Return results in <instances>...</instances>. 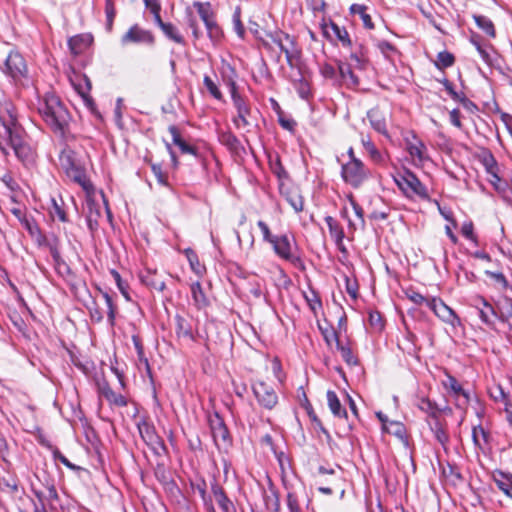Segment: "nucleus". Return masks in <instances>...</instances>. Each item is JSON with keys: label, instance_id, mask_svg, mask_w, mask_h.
Returning a JSON list of instances; mask_svg holds the SVG:
<instances>
[{"label": "nucleus", "instance_id": "1", "mask_svg": "<svg viewBox=\"0 0 512 512\" xmlns=\"http://www.w3.org/2000/svg\"><path fill=\"white\" fill-rule=\"evenodd\" d=\"M8 148L14 151L17 158L25 166L34 164L35 152L20 135L16 126V117L11 110V105L5 104V106L0 109V149L5 154H8Z\"/></svg>", "mask_w": 512, "mask_h": 512}, {"label": "nucleus", "instance_id": "2", "mask_svg": "<svg viewBox=\"0 0 512 512\" xmlns=\"http://www.w3.org/2000/svg\"><path fill=\"white\" fill-rule=\"evenodd\" d=\"M37 110L52 130L63 133L69 121V113L58 96L46 93L39 98Z\"/></svg>", "mask_w": 512, "mask_h": 512}, {"label": "nucleus", "instance_id": "3", "mask_svg": "<svg viewBox=\"0 0 512 512\" xmlns=\"http://www.w3.org/2000/svg\"><path fill=\"white\" fill-rule=\"evenodd\" d=\"M270 40L271 42L265 43L266 46H269L270 48L275 46L283 52L290 67L298 65L301 57V50L294 37L282 31H278L270 35Z\"/></svg>", "mask_w": 512, "mask_h": 512}, {"label": "nucleus", "instance_id": "4", "mask_svg": "<svg viewBox=\"0 0 512 512\" xmlns=\"http://www.w3.org/2000/svg\"><path fill=\"white\" fill-rule=\"evenodd\" d=\"M395 182L399 189L409 198H420L426 200L429 198L427 188L410 171H405L395 177Z\"/></svg>", "mask_w": 512, "mask_h": 512}, {"label": "nucleus", "instance_id": "5", "mask_svg": "<svg viewBox=\"0 0 512 512\" xmlns=\"http://www.w3.org/2000/svg\"><path fill=\"white\" fill-rule=\"evenodd\" d=\"M341 176L345 183L358 188L368 179L369 170L360 159H352L342 164Z\"/></svg>", "mask_w": 512, "mask_h": 512}, {"label": "nucleus", "instance_id": "6", "mask_svg": "<svg viewBox=\"0 0 512 512\" xmlns=\"http://www.w3.org/2000/svg\"><path fill=\"white\" fill-rule=\"evenodd\" d=\"M227 84L230 86L232 101L237 111L236 116L233 118V123L237 129H246L251 124L249 121L250 107L247 101L237 93L235 82L229 79Z\"/></svg>", "mask_w": 512, "mask_h": 512}, {"label": "nucleus", "instance_id": "7", "mask_svg": "<svg viewBox=\"0 0 512 512\" xmlns=\"http://www.w3.org/2000/svg\"><path fill=\"white\" fill-rule=\"evenodd\" d=\"M2 71L14 81H20L22 78L26 77L27 66L23 56L18 52H10Z\"/></svg>", "mask_w": 512, "mask_h": 512}, {"label": "nucleus", "instance_id": "8", "mask_svg": "<svg viewBox=\"0 0 512 512\" xmlns=\"http://www.w3.org/2000/svg\"><path fill=\"white\" fill-rule=\"evenodd\" d=\"M253 393L258 403L265 409H273L278 403L275 390L264 381H256L252 385Z\"/></svg>", "mask_w": 512, "mask_h": 512}, {"label": "nucleus", "instance_id": "9", "mask_svg": "<svg viewBox=\"0 0 512 512\" xmlns=\"http://www.w3.org/2000/svg\"><path fill=\"white\" fill-rule=\"evenodd\" d=\"M60 166L66 174L78 183L84 185L85 175L76 162L74 152L70 149H63L59 155Z\"/></svg>", "mask_w": 512, "mask_h": 512}, {"label": "nucleus", "instance_id": "10", "mask_svg": "<svg viewBox=\"0 0 512 512\" xmlns=\"http://www.w3.org/2000/svg\"><path fill=\"white\" fill-rule=\"evenodd\" d=\"M270 244L280 258L291 262L295 266L301 265V259L293 253L292 244L287 235L275 236Z\"/></svg>", "mask_w": 512, "mask_h": 512}, {"label": "nucleus", "instance_id": "11", "mask_svg": "<svg viewBox=\"0 0 512 512\" xmlns=\"http://www.w3.org/2000/svg\"><path fill=\"white\" fill-rule=\"evenodd\" d=\"M428 308L443 322L455 327L460 324V319L456 313L447 306L440 298L432 297L428 303Z\"/></svg>", "mask_w": 512, "mask_h": 512}, {"label": "nucleus", "instance_id": "12", "mask_svg": "<svg viewBox=\"0 0 512 512\" xmlns=\"http://www.w3.org/2000/svg\"><path fill=\"white\" fill-rule=\"evenodd\" d=\"M406 149L415 166H422L427 160H429L427 147L416 136H413L412 140H407Z\"/></svg>", "mask_w": 512, "mask_h": 512}, {"label": "nucleus", "instance_id": "13", "mask_svg": "<svg viewBox=\"0 0 512 512\" xmlns=\"http://www.w3.org/2000/svg\"><path fill=\"white\" fill-rule=\"evenodd\" d=\"M154 41V38L152 34L140 28L137 25L132 26L121 38V43L123 45H127L130 43H146V44H152Z\"/></svg>", "mask_w": 512, "mask_h": 512}, {"label": "nucleus", "instance_id": "14", "mask_svg": "<svg viewBox=\"0 0 512 512\" xmlns=\"http://www.w3.org/2000/svg\"><path fill=\"white\" fill-rule=\"evenodd\" d=\"M387 116L388 113L378 108H373L367 113V119L369 120L371 127L376 132L390 139V135L387 130Z\"/></svg>", "mask_w": 512, "mask_h": 512}, {"label": "nucleus", "instance_id": "15", "mask_svg": "<svg viewBox=\"0 0 512 512\" xmlns=\"http://www.w3.org/2000/svg\"><path fill=\"white\" fill-rule=\"evenodd\" d=\"M442 384L445 389L449 390L451 394L457 398L459 406H464L469 402L468 394L455 377L450 374H446V379L442 381Z\"/></svg>", "mask_w": 512, "mask_h": 512}, {"label": "nucleus", "instance_id": "16", "mask_svg": "<svg viewBox=\"0 0 512 512\" xmlns=\"http://www.w3.org/2000/svg\"><path fill=\"white\" fill-rule=\"evenodd\" d=\"M321 29L326 38L332 39V37H335L341 41L343 45H350L348 32L333 21H323Z\"/></svg>", "mask_w": 512, "mask_h": 512}, {"label": "nucleus", "instance_id": "17", "mask_svg": "<svg viewBox=\"0 0 512 512\" xmlns=\"http://www.w3.org/2000/svg\"><path fill=\"white\" fill-rule=\"evenodd\" d=\"M474 307L478 311V315L483 323L492 325L496 319V312L493 306L488 303L484 298L478 297L474 300Z\"/></svg>", "mask_w": 512, "mask_h": 512}, {"label": "nucleus", "instance_id": "18", "mask_svg": "<svg viewBox=\"0 0 512 512\" xmlns=\"http://www.w3.org/2000/svg\"><path fill=\"white\" fill-rule=\"evenodd\" d=\"M98 391L100 395L112 405L118 407H124L127 405L126 398L123 395L114 392L106 381L98 383Z\"/></svg>", "mask_w": 512, "mask_h": 512}, {"label": "nucleus", "instance_id": "19", "mask_svg": "<svg viewBox=\"0 0 512 512\" xmlns=\"http://www.w3.org/2000/svg\"><path fill=\"white\" fill-rule=\"evenodd\" d=\"M492 479L496 486L509 498L512 499V474L501 470L492 473Z\"/></svg>", "mask_w": 512, "mask_h": 512}, {"label": "nucleus", "instance_id": "20", "mask_svg": "<svg viewBox=\"0 0 512 512\" xmlns=\"http://www.w3.org/2000/svg\"><path fill=\"white\" fill-rule=\"evenodd\" d=\"M92 43V37L88 34H80L71 37L68 40V46L70 52L74 55H80L83 53Z\"/></svg>", "mask_w": 512, "mask_h": 512}, {"label": "nucleus", "instance_id": "21", "mask_svg": "<svg viewBox=\"0 0 512 512\" xmlns=\"http://www.w3.org/2000/svg\"><path fill=\"white\" fill-rule=\"evenodd\" d=\"M211 432L217 446L226 445L229 440V432L222 420L217 419L211 424Z\"/></svg>", "mask_w": 512, "mask_h": 512}, {"label": "nucleus", "instance_id": "22", "mask_svg": "<svg viewBox=\"0 0 512 512\" xmlns=\"http://www.w3.org/2000/svg\"><path fill=\"white\" fill-rule=\"evenodd\" d=\"M140 279L146 286L157 291H163L166 287L165 282L162 279H159L156 272L152 271L151 269H146L144 272H142Z\"/></svg>", "mask_w": 512, "mask_h": 512}, {"label": "nucleus", "instance_id": "23", "mask_svg": "<svg viewBox=\"0 0 512 512\" xmlns=\"http://www.w3.org/2000/svg\"><path fill=\"white\" fill-rule=\"evenodd\" d=\"M171 136H172V141L175 145H177L179 147V149L181 150V152L183 154H191V155H194V156H197V150L195 147L187 144L182 138H181V135L179 133V130L176 126L174 125H171L169 126L168 128Z\"/></svg>", "mask_w": 512, "mask_h": 512}, {"label": "nucleus", "instance_id": "24", "mask_svg": "<svg viewBox=\"0 0 512 512\" xmlns=\"http://www.w3.org/2000/svg\"><path fill=\"white\" fill-rule=\"evenodd\" d=\"M327 403L330 411L335 417L338 418H346L347 412L346 409L342 407L341 402L334 391L328 390L327 394Z\"/></svg>", "mask_w": 512, "mask_h": 512}, {"label": "nucleus", "instance_id": "25", "mask_svg": "<svg viewBox=\"0 0 512 512\" xmlns=\"http://www.w3.org/2000/svg\"><path fill=\"white\" fill-rule=\"evenodd\" d=\"M263 499L266 508L272 512L280 511V499L278 492L273 486H270L268 490L264 491Z\"/></svg>", "mask_w": 512, "mask_h": 512}, {"label": "nucleus", "instance_id": "26", "mask_svg": "<svg viewBox=\"0 0 512 512\" xmlns=\"http://www.w3.org/2000/svg\"><path fill=\"white\" fill-rule=\"evenodd\" d=\"M338 70L341 77L348 86L355 87L359 84V79L354 74V68L351 65H349L348 63L340 62L338 65Z\"/></svg>", "mask_w": 512, "mask_h": 512}, {"label": "nucleus", "instance_id": "27", "mask_svg": "<svg viewBox=\"0 0 512 512\" xmlns=\"http://www.w3.org/2000/svg\"><path fill=\"white\" fill-rule=\"evenodd\" d=\"M212 493H213V496H214L216 502L222 509V511L223 512H231V509L233 508V504L227 498L223 489L218 484H214L212 486Z\"/></svg>", "mask_w": 512, "mask_h": 512}, {"label": "nucleus", "instance_id": "28", "mask_svg": "<svg viewBox=\"0 0 512 512\" xmlns=\"http://www.w3.org/2000/svg\"><path fill=\"white\" fill-rule=\"evenodd\" d=\"M191 295L194 305L198 309L205 308L208 305V299L202 289L200 282H195L191 285Z\"/></svg>", "mask_w": 512, "mask_h": 512}, {"label": "nucleus", "instance_id": "29", "mask_svg": "<svg viewBox=\"0 0 512 512\" xmlns=\"http://www.w3.org/2000/svg\"><path fill=\"white\" fill-rule=\"evenodd\" d=\"M287 202L292 206L296 212H301L304 208L303 198L297 189H287L282 192Z\"/></svg>", "mask_w": 512, "mask_h": 512}, {"label": "nucleus", "instance_id": "30", "mask_svg": "<svg viewBox=\"0 0 512 512\" xmlns=\"http://www.w3.org/2000/svg\"><path fill=\"white\" fill-rule=\"evenodd\" d=\"M159 26L161 27L163 33L172 41L182 44L184 43V39L182 35L179 33L178 29L171 23H164L159 16V20H156Z\"/></svg>", "mask_w": 512, "mask_h": 512}, {"label": "nucleus", "instance_id": "31", "mask_svg": "<svg viewBox=\"0 0 512 512\" xmlns=\"http://www.w3.org/2000/svg\"><path fill=\"white\" fill-rule=\"evenodd\" d=\"M489 435L482 426H475L472 429V440L476 448L483 449L488 443Z\"/></svg>", "mask_w": 512, "mask_h": 512}, {"label": "nucleus", "instance_id": "32", "mask_svg": "<svg viewBox=\"0 0 512 512\" xmlns=\"http://www.w3.org/2000/svg\"><path fill=\"white\" fill-rule=\"evenodd\" d=\"M366 10V6L361 4H353L350 7L351 13L359 15L364 27L371 30L374 28V24L372 22L371 16L366 12Z\"/></svg>", "mask_w": 512, "mask_h": 512}, {"label": "nucleus", "instance_id": "33", "mask_svg": "<svg viewBox=\"0 0 512 512\" xmlns=\"http://www.w3.org/2000/svg\"><path fill=\"white\" fill-rule=\"evenodd\" d=\"M476 25L478 28H480L483 32H485L488 36L494 38L495 28L493 22L486 16L483 15H474L473 16Z\"/></svg>", "mask_w": 512, "mask_h": 512}, {"label": "nucleus", "instance_id": "34", "mask_svg": "<svg viewBox=\"0 0 512 512\" xmlns=\"http://www.w3.org/2000/svg\"><path fill=\"white\" fill-rule=\"evenodd\" d=\"M325 222L329 228L330 236L337 242H342L344 238V232L343 229L340 227V225L336 222V220L331 217L327 216L325 218Z\"/></svg>", "mask_w": 512, "mask_h": 512}, {"label": "nucleus", "instance_id": "35", "mask_svg": "<svg viewBox=\"0 0 512 512\" xmlns=\"http://www.w3.org/2000/svg\"><path fill=\"white\" fill-rule=\"evenodd\" d=\"M416 405L421 411L432 417H436L440 411L437 405L428 398L423 397L418 399Z\"/></svg>", "mask_w": 512, "mask_h": 512}, {"label": "nucleus", "instance_id": "36", "mask_svg": "<svg viewBox=\"0 0 512 512\" xmlns=\"http://www.w3.org/2000/svg\"><path fill=\"white\" fill-rule=\"evenodd\" d=\"M194 5L197 8V12L205 25L215 20L208 3L196 2Z\"/></svg>", "mask_w": 512, "mask_h": 512}, {"label": "nucleus", "instance_id": "37", "mask_svg": "<svg viewBox=\"0 0 512 512\" xmlns=\"http://www.w3.org/2000/svg\"><path fill=\"white\" fill-rule=\"evenodd\" d=\"M454 61L455 58L450 52L442 51L438 53L435 65L439 69H445L451 67L454 64Z\"/></svg>", "mask_w": 512, "mask_h": 512}, {"label": "nucleus", "instance_id": "38", "mask_svg": "<svg viewBox=\"0 0 512 512\" xmlns=\"http://www.w3.org/2000/svg\"><path fill=\"white\" fill-rule=\"evenodd\" d=\"M185 255L190 264L191 269L198 275L204 271V267L200 264L197 254L190 248L185 250Z\"/></svg>", "mask_w": 512, "mask_h": 512}, {"label": "nucleus", "instance_id": "39", "mask_svg": "<svg viewBox=\"0 0 512 512\" xmlns=\"http://www.w3.org/2000/svg\"><path fill=\"white\" fill-rule=\"evenodd\" d=\"M432 431L434 433V437L435 439L443 446L445 447L446 444L448 443L449 441V435L448 433L446 432V430L444 429L443 425L439 422V421H436L434 423V426L432 427Z\"/></svg>", "mask_w": 512, "mask_h": 512}, {"label": "nucleus", "instance_id": "40", "mask_svg": "<svg viewBox=\"0 0 512 512\" xmlns=\"http://www.w3.org/2000/svg\"><path fill=\"white\" fill-rule=\"evenodd\" d=\"M354 69L364 70L367 65V59L363 53L353 52L349 57V61L347 62Z\"/></svg>", "mask_w": 512, "mask_h": 512}, {"label": "nucleus", "instance_id": "41", "mask_svg": "<svg viewBox=\"0 0 512 512\" xmlns=\"http://www.w3.org/2000/svg\"><path fill=\"white\" fill-rule=\"evenodd\" d=\"M83 81H84L83 85L78 84V85H75V87H76V90L78 91V93L84 99L85 103L90 106L93 104V101L89 96V91L91 89V83L86 76H83Z\"/></svg>", "mask_w": 512, "mask_h": 512}, {"label": "nucleus", "instance_id": "42", "mask_svg": "<svg viewBox=\"0 0 512 512\" xmlns=\"http://www.w3.org/2000/svg\"><path fill=\"white\" fill-rule=\"evenodd\" d=\"M139 431L142 436V438L148 442V443H156L158 440V437L154 431V428L151 427L147 423H143L142 425H139Z\"/></svg>", "mask_w": 512, "mask_h": 512}, {"label": "nucleus", "instance_id": "43", "mask_svg": "<svg viewBox=\"0 0 512 512\" xmlns=\"http://www.w3.org/2000/svg\"><path fill=\"white\" fill-rule=\"evenodd\" d=\"M176 325H177L176 333H177L178 337L189 338V339L192 338L191 329L188 326V324L186 323L184 318L178 316L176 318Z\"/></svg>", "mask_w": 512, "mask_h": 512}, {"label": "nucleus", "instance_id": "44", "mask_svg": "<svg viewBox=\"0 0 512 512\" xmlns=\"http://www.w3.org/2000/svg\"><path fill=\"white\" fill-rule=\"evenodd\" d=\"M349 199V202L355 212V215L357 216L358 218V221L359 223L358 224H354L352 222H350V226H353L354 228H357V226H360V227H364L365 225V220H364V212H363V209L361 208V206L354 200V198L350 195L348 197Z\"/></svg>", "mask_w": 512, "mask_h": 512}, {"label": "nucleus", "instance_id": "45", "mask_svg": "<svg viewBox=\"0 0 512 512\" xmlns=\"http://www.w3.org/2000/svg\"><path fill=\"white\" fill-rule=\"evenodd\" d=\"M442 83L445 87V90L447 91V93L450 95V97L453 100L459 101L461 103H466L468 101L466 96L464 95V93H462V92L458 93L455 91V89L450 81H448L447 79H444V81Z\"/></svg>", "mask_w": 512, "mask_h": 512}, {"label": "nucleus", "instance_id": "46", "mask_svg": "<svg viewBox=\"0 0 512 512\" xmlns=\"http://www.w3.org/2000/svg\"><path fill=\"white\" fill-rule=\"evenodd\" d=\"M205 27H206L207 34H208L209 38L214 43H217L218 41H220V39L222 37V31L215 20L210 22L209 24L205 25Z\"/></svg>", "mask_w": 512, "mask_h": 512}, {"label": "nucleus", "instance_id": "47", "mask_svg": "<svg viewBox=\"0 0 512 512\" xmlns=\"http://www.w3.org/2000/svg\"><path fill=\"white\" fill-rule=\"evenodd\" d=\"M407 299H409L412 303L416 305H426L428 307V303L431 298L425 297L420 293L414 290H407L405 292Z\"/></svg>", "mask_w": 512, "mask_h": 512}, {"label": "nucleus", "instance_id": "48", "mask_svg": "<svg viewBox=\"0 0 512 512\" xmlns=\"http://www.w3.org/2000/svg\"><path fill=\"white\" fill-rule=\"evenodd\" d=\"M203 83L205 85V87L207 88V90L209 91V93L217 100H221L222 99V93L221 91L219 90V88L217 87V85L214 83V81L209 77V76H205L204 79H203Z\"/></svg>", "mask_w": 512, "mask_h": 512}, {"label": "nucleus", "instance_id": "49", "mask_svg": "<svg viewBox=\"0 0 512 512\" xmlns=\"http://www.w3.org/2000/svg\"><path fill=\"white\" fill-rule=\"evenodd\" d=\"M461 233L468 240L472 241L476 245L478 244L477 237L474 234V226L471 221H466L462 224Z\"/></svg>", "mask_w": 512, "mask_h": 512}, {"label": "nucleus", "instance_id": "50", "mask_svg": "<svg viewBox=\"0 0 512 512\" xmlns=\"http://www.w3.org/2000/svg\"><path fill=\"white\" fill-rule=\"evenodd\" d=\"M103 299L105 301V305L107 307V315H108V321L111 326L114 325L115 322V307L112 301L111 296L108 293H103Z\"/></svg>", "mask_w": 512, "mask_h": 512}, {"label": "nucleus", "instance_id": "51", "mask_svg": "<svg viewBox=\"0 0 512 512\" xmlns=\"http://www.w3.org/2000/svg\"><path fill=\"white\" fill-rule=\"evenodd\" d=\"M321 332L324 340L329 346H331L332 343H336L337 346L340 345L338 334L333 328H321Z\"/></svg>", "mask_w": 512, "mask_h": 512}, {"label": "nucleus", "instance_id": "52", "mask_svg": "<svg viewBox=\"0 0 512 512\" xmlns=\"http://www.w3.org/2000/svg\"><path fill=\"white\" fill-rule=\"evenodd\" d=\"M50 215L55 220H59L61 222L66 221V214L62 207L56 202L55 199H52V207L50 209Z\"/></svg>", "mask_w": 512, "mask_h": 512}, {"label": "nucleus", "instance_id": "53", "mask_svg": "<svg viewBox=\"0 0 512 512\" xmlns=\"http://www.w3.org/2000/svg\"><path fill=\"white\" fill-rule=\"evenodd\" d=\"M337 348L339 349L343 360L348 365H356L357 364V359H356V357H354V355L349 347H346V346H343L340 344L339 346H337Z\"/></svg>", "mask_w": 512, "mask_h": 512}, {"label": "nucleus", "instance_id": "54", "mask_svg": "<svg viewBox=\"0 0 512 512\" xmlns=\"http://www.w3.org/2000/svg\"><path fill=\"white\" fill-rule=\"evenodd\" d=\"M233 24H234V30L237 33L239 37H243L245 34V29L243 24L240 20V9L237 8L233 14Z\"/></svg>", "mask_w": 512, "mask_h": 512}, {"label": "nucleus", "instance_id": "55", "mask_svg": "<svg viewBox=\"0 0 512 512\" xmlns=\"http://www.w3.org/2000/svg\"><path fill=\"white\" fill-rule=\"evenodd\" d=\"M151 169H152V172H153L154 176L156 177L158 183L163 186H166L167 185V176L162 171L161 166L158 164H152Z\"/></svg>", "mask_w": 512, "mask_h": 512}, {"label": "nucleus", "instance_id": "56", "mask_svg": "<svg viewBox=\"0 0 512 512\" xmlns=\"http://www.w3.org/2000/svg\"><path fill=\"white\" fill-rule=\"evenodd\" d=\"M145 6L154 15L156 20H159L160 16V4L157 0H144Z\"/></svg>", "mask_w": 512, "mask_h": 512}, {"label": "nucleus", "instance_id": "57", "mask_svg": "<svg viewBox=\"0 0 512 512\" xmlns=\"http://www.w3.org/2000/svg\"><path fill=\"white\" fill-rule=\"evenodd\" d=\"M257 225L263 234L264 241L271 243L275 236L271 234L268 225L262 220L258 221Z\"/></svg>", "mask_w": 512, "mask_h": 512}, {"label": "nucleus", "instance_id": "58", "mask_svg": "<svg viewBox=\"0 0 512 512\" xmlns=\"http://www.w3.org/2000/svg\"><path fill=\"white\" fill-rule=\"evenodd\" d=\"M367 154L371 160L377 164H383L385 162L384 155L376 148V146L369 150Z\"/></svg>", "mask_w": 512, "mask_h": 512}, {"label": "nucleus", "instance_id": "59", "mask_svg": "<svg viewBox=\"0 0 512 512\" xmlns=\"http://www.w3.org/2000/svg\"><path fill=\"white\" fill-rule=\"evenodd\" d=\"M345 283H346V291H347V293L352 298L355 299L357 297V290H358L357 283L355 281L350 280L348 277L345 278Z\"/></svg>", "mask_w": 512, "mask_h": 512}, {"label": "nucleus", "instance_id": "60", "mask_svg": "<svg viewBox=\"0 0 512 512\" xmlns=\"http://www.w3.org/2000/svg\"><path fill=\"white\" fill-rule=\"evenodd\" d=\"M287 506L290 512H300L297 498L292 493H289L287 496Z\"/></svg>", "mask_w": 512, "mask_h": 512}, {"label": "nucleus", "instance_id": "61", "mask_svg": "<svg viewBox=\"0 0 512 512\" xmlns=\"http://www.w3.org/2000/svg\"><path fill=\"white\" fill-rule=\"evenodd\" d=\"M449 117H450V122L454 126H456L457 128H461L462 127V124H461V121H460V111L458 109H453L452 111H450Z\"/></svg>", "mask_w": 512, "mask_h": 512}, {"label": "nucleus", "instance_id": "62", "mask_svg": "<svg viewBox=\"0 0 512 512\" xmlns=\"http://www.w3.org/2000/svg\"><path fill=\"white\" fill-rule=\"evenodd\" d=\"M491 278H493L497 283L501 284L503 287L507 286V280L505 276L500 272H486Z\"/></svg>", "mask_w": 512, "mask_h": 512}, {"label": "nucleus", "instance_id": "63", "mask_svg": "<svg viewBox=\"0 0 512 512\" xmlns=\"http://www.w3.org/2000/svg\"><path fill=\"white\" fill-rule=\"evenodd\" d=\"M133 342H134L135 348L137 350V354L139 356V359L140 360H144L145 363L147 364V359L144 358L143 347H142L139 339L136 336H133Z\"/></svg>", "mask_w": 512, "mask_h": 512}, {"label": "nucleus", "instance_id": "64", "mask_svg": "<svg viewBox=\"0 0 512 512\" xmlns=\"http://www.w3.org/2000/svg\"><path fill=\"white\" fill-rule=\"evenodd\" d=\"M361 143H362V145H363V147H364L366 152H368L369 150H371L372 148L375 147L374 143L371 141L369 136L362 135L361 136Z\"/></svg>", "mask_w": 512, "mask_h": 512}]
</instances>
